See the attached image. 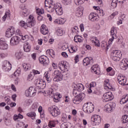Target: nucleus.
<instances>
[{"label":"nucleus","instance_id":"1","mask_svg":"<svg viewBox=\"0 0 128 128\" xmlns=\"http://www.w3.org/2000/svg\"><path fill=\"white\" fill-rule=\"evenodd\" d=\"M36 24V18L30 14L28 16V18L26 20V22L24 21H20L19 24V26L22 28H24L25 30H26L28 28H34V26Z\"/></svg>","mask_w":128,"mask_h":128},{"label":"nucleus","instance_id":"2","mask_svg":"<svg viewBox=\"0 0 128 128\" xmlns=\"http://www.w3.org/2000/svg\"><path fill=\"white\" fill-rule=\"evenodd\" d=\"M82 110L84 112L90 114L94 112V104L91 102H88L83 106Z\"/></svg>","mask_w":128,"mask_h":128},{"label":"nucleus","instance_id":"3","mask_svg":"<svg viewBox=\"0 0 128 128\" xmlns=\"http://www.w3.org/2000/svg\"><path fill=\"white\" fill-rule=\"evenodd\" d=\"M78 91L76 88L74 87V88L73 90L72 94L74 96H75V98L74 100H73V102L74 104H78L82 100V95H78Z\"/></svg>","mask_w":128,"mask_h":128},{"label":"nucleus","instance_id":"4","mask_svg":"<svg viewBox=\"0 0 128 128\" xmlns=\"http://www.w3.org/2000/svg\"><path fill=\"white\" fill-rule=\"evenodd\" d=\"M52 75L54 77L53 80L54 82H58L62 80L64 76L62 74V72H60V70H54Z\"/></svg>","mask_w":128,"mask_h":128},{"label":"nucleus","instance_id":"5","mask_svg":"<svg viewBox=\"0 0 128 128\" xmlns=\"http://www.w3.org/2000/svg\"><path fill=\"white\" fill-rule=\"evenodd\" d=\"M48 110L52 116H58L60 114V110L58 109V106H52L49 107Z\"/></svg>","mask_w":128,"mask_h":128},{"label":"nucleus","instance_id":"6","mask_svg":"<svg viewBox=\"0 0 128 128\" xmlns=\"http://www.w3.org/2000/svg\"><path fill=\"white\" fill-rule=\"evenodd\" d=\"M121 56L120 51L118 50H114L111 53V58L114 62H118L120 60Z\"/></svg>","mask_w":128,"mask_h":128},{"label":"nucleus","instance_id":"7","mask_svg":"<svg viewBox=\"0 0 128 128\" xmlns=\"http://www.w3.org/2000/svg\"><path fill=\"white\" fill-rule=\"evenodd\" d=\"M102 98L104 102L112 100H114V94H112V92H106L103 94Z\"/></svg>","mask_w":128,"mask_h":128},{"label":"nucleus","instance_id":"8","mask_svg":"<svg viewBox=\"0 0 128 128\" xmlns=\"http://www.w3.org/2000/svg\"><path fill=\"white\" fill-rule=\"evenodd\" d=\"M36 94V90L34 87H30L28 90L25 91V96L32 98Z\"/></svg>","mask_w":128,"mask_h":128},{"label":"nucleus","instance_id":"9","mask_svg":"<svg viewBox=\"0 0 128 128\" xmlns=\"http://www.w3.org/2000/svg\"><path fill=\"white\" fill-rule=\"evenodd\" d=\"M36 86L40 90H44V88H46V81L38 79L36 83Z\"/></svg>","mask_w":128,"mask_h":128},{"label":"nucleus","instance_id":"10","mask_svg":"<svg viewBox=\"0 0 128 128\" xmlns=\"http://www.w3.org/2000/svg\"><path fill=\"white\" fill-rule=\"evenodd\" d=\"M2 68L4 72H10L12 70V64L8 60H4L2 63Z\"/></svg>","mask_w":128,"mask_h":128},{"label":"nucleus","instance_id":"11","mask_svg":"<svg viewBox=\"0 0 128 128\" xmlns=\"http://www.w3.org/2000/svg\"><path fill=\"white\" fill-rule=\"evenodd\" d=\"M54 10H56V14L58 16H62V14H64V11L62 10V8L60 5H58V4H54Z\"/></svg>","mask_w":128,"mask_h":128},{"label":"nucleus","instance_id":"12","mask_svg":"<svg viewBox=\"0 0 128 128\" xmlns=\"http://www.w3.org/2000/svg\"><path fill=\"white\" fill-rule=\"evenodd\" d=\"M104 108L107 112H113L116 108V103L114 102H110L109 104H106Z\"/></svg>","mask_w":128,"mask_h":128},{"label":"nucleus","instance_id":"13","mask_svg":"<svg viewBox=\"0 0 128 128\" xmlns=\"http://www.w3.org/2000/svg\"><path fill=\"white\" fill-rule=\"evenodd\" d=\"M91 121L94 122L95 126H98L102 122V118L98 115H94L92 116Z\"/></svg>","mask_w":128,"mask_h":128},{"label":"nucleus","instance_id":"14","mask_svg":"<svg viewBox=\"0 0 128 128\" xmlns=\"http://www.w3.org/2000/svg\"><path fill=\"white\" fill-rule=\"evenodd\" d=\"M117 80L120 84L122 86H128V84H126V76H122V74H118Z\"/></svg>","mask_w":128,"mask_h":128},{"label":"nucleus","instance_id":"15","mask_svg":"<svg viewBox=\"0 0 128 128\" xmlns=\"http://www.w3.org/2000/svg\"><path fill=\"white\" fill-rule=\"evenodd\" d=\"M39 62L40 64H43V66H46L50 64V60L48 56H40L39 58Z\"/></svg>","mask_w":128,"mask_h":128},{"label":"nucleus","instance_id":"16","mask_svg":"<svg viewBox=\"0 0 128 128\" xmlns=\"http://www.w3.org/2000/svg\"><path fill=\"white\" fill-rule=\"evenodd\" d=\"M20 40V38L18 36L12 37L10 40V46H16V44H18Z\"/></svg>","mask_w":128,"mask_h":128},{"label":"nucleus","instance_id":"17","mask_svg":"<svg viewBox=\"0 0 128 128\" xmlns=\"http://www.w3.org/2000/svg\"><path fill=\"white\" fill-rule=\"evenodd\" d=\"M16 33V28L14 27H11L7 30L6 33V38H12Z\"/></svg>","mask_w":128,"mask_h":128},{"label":"nucleus","instance_id":"18","mask_svg":"<svg viewBox=\"0 0 128 128\" xmlns=\"http://www.w3.org/2000/svg\"><path fill=\"white\" fill-rule=\"evenodd\" d=\"M94 64V60L92 57H87L84 59L83 64L85 66H88L90 64Z\"/></svg>","mask_w":128,"mask_h":128},{"label":"nucleus","instance_id":"19","mask_svg":"<svg viewBox=\"0 0 128 128\" xmlns=\"http://www.w3.org/2000/svg\"><path fill=\"white\" fill-rule=\"evenodd\" d=\"M114 27H112L110 30V34L112 36V38H110L108 41L109 46H110V44H112L114 40L116 38V35L114 34Z\"/></svg>","mask_w":128,"mask_h":128},{"label":"nucleus","instance_id":"20","mask_svg":"<svg viewBox=\"0 0 128 128\" xmlns=\"http://www.w3.org/2000/svg\"><path fill=\"white\" fill-rule=\"evenodd\" d=\"M45 4V8L46 10H48V8H54V1L52 0H45L44 2Z\"/></svg>","mask_w":128,"mask_h":128},{"label":"nucleus","instance_id":"21","mask_svg":"<svg viewBox=\"0 0 128 128\" xmlns=\"http://www.w3.org/2000/svg\"><path fill=\"white\" fill-rule=\"evenodd\" d=\"M89 20H90L91 22L98 21L100 20V16L96 13H91L89 15Z\"/></svg>","mask_w":128,"mask_h":128},{"label":"nucleus","instance_id":"22","mask_svg":"<svg viewBox=\"0 0 128 128\" xmlns=\"http://www.w3.org/2000/svg\"><path fill=\"white\" fill-rule=\"evenodd\" d=\"M58 66L60 70L62 72H64L66 70H68V66H66V64L64 61H60L59 62Z\"/></svg>","mask_w":128,"mask_h":128},{"label":"nucleus","instance_id":"23","mask_svg":"<svg viewBox=\"0 0 128 128\" xmlns=\"http://www.w3.org/2000/svg\"><path fill=\"white\" fill-rule=\"evenodd\" d=\"M120 68L121 70H127L128 68V60L124 59L122 60L121 62V64H120Z\"/></svg>","mask_w":128,"mask_h":128},{"label":"nucleus","instance_id":"24","mask_svg":"<svg viewBox=\"0 0 128 128\" xmlns=\"http://www.w3.org/2000/svg\"><path fill=\"white\" fill-rule=\"evenodd\" d=\"M92 72H94V74H98L100 72V66H98V64L92 66Z\"/></svg>","mask_w":128,"mask_h":128},{"label":"nucleus","instance_id":"25","mask_svg":"<svg viewBox=\"0 0 128 128\" xmlns=\"http://www.w3.org/2000/svg\"><path fill=\"white\" fill-rule=\"evenodd\" d=\"M8 48V45L6 42L0 40V49L3 50H6Z\"/></svg>","mask_w":128,"mask_h":128},{"label":"nucleus","instance_id":"26","mask_svg":"<svg viewBox=\"0 0 128 128\" xmlns=\"http://www.w3.org/2000/svg\"><path fill=\"white\" fill-rule=\"evenodd\" d=\"M40 32L42 34L46 36V34H48V28L46 26L42 24L41 26Z\"/></svg>","mask_w":128,"mask_h":128},{"label":"nucleus","instance_id":"27","mask_svg":"<svg viewBox=\"0 0 128 128\" xmlns=\"http://www.w3.org/2000/svg\"><path fill=\"white\" fill-rule=\"evenodd\" d=\"M75 90H76L78 92H82L84 90V86L82 84H76L74 86Z\"/></svg>","mask_w":128,"mask_h":128},{"label":"nucleus","instance_id":"28","mask_svg":"<svg viewBox=\"0 0 128 128\" xmlns=\"http://www.w3.org/2000/svg\"><path fill=\"white\" fill-rule=\"evenodd\" d=\"M90 40L92 42L93 44H94L96 46H100V41L98 40V38L94 36H92L90 38Z\"/></svg>","mask_w":128,"mask_h":128},{"label":"nucleus","instance_id":"29","mask_svg":"<svg viewBox=\"0 0 128 128\" xmlns=\"http://www.w3.org/2000/svg\"><path fill=\"white\" fill-rule=\"evenodd\" d=\"M128 102V94L124 95L120 101V104H124Z\"/></svg>","mask_w":128,"mask_h":128},{"label":"nucleus","instance_id":"30","mask_svg":"<svg viewBox=\"0 0 128 128\" xmlns=\"http://www.w3.org/2000/svg\"><path fill=\"white\" fill-rule=\"evenodd\" d=\"M24 50L26 52H30V45L28 42H26L24 44Z\"/></svg>","mask_w":128,"mask_h":128},{"label":"nucleus","instance_id":"31","mask_svg":"<svg viewBox=\"0 0 128 128\" xmlns=\"http://www.w3.org/2000/svg\"><path fill=\"white\" fill-rule=\"evenodd\" d=\"M74 41L75 42H84V38L82 36L76 35L74 38Z\"/></svg>","mask_w":128,"mask_h":128},{"label":"nucleus","instance_id":"32","mask_svg":"<svg viewBox=\"0 0 128 128\" xmlns=\"http://www.w3.org/2000/svg\"><path fill=\"white\" fill-rule=\"evenodd\" d=\"M20 14L22 16V18L28 16V9L26 8L22 9L20 12Z\"/></svg>","mask_w":128,"mask_h":128},{"label":"nucleus","instance_id":"33","mask_svg":"<svg viewBox=\"0 0 128 128\" xmlns=\"http://www.w3.org/2000/svg\"><path fill=\"white\" fill-rule=\"evenodd\" d=\"M24 72H28V70H30V64L24 63L22 64Z\"/></svg>","mask_w":128,"mask_h":128},{"label":"nucleus","instance_id":"34","mask_svg":"<svg viewBox=\"0 0 128 128\" xmlns=\"http://www.w3.org/2000/svg\"><path fill=\"white\" fill-rule=\"evenodd\" d=\"M105 88H108V90H111V88H112V86L110 84V80H106L104 81V82Z\"/></svg>","mask_w":128,"mask_h":128},{"label":"nucleus","instance_id":"35","mask_svg":"<svg viewBox=\"0 0 128 128\" xmlns=\"http://www.w3.org/2000/svg\"><path fill=\"white\" fill-rule=\"evenodd\" d=\"M19 38H20V40H22L23 42H27L28 40V35L23 36H19Z\"/></svg>","mask_w":128,"mask_h":128},{"label":"nucleus","instance_id":"36","mask_svg":"<svg viewBox=\"0 0 128 128\" xmlns=\"http://www.w3.org/2000/svg\"><path fill=\"white\" fill-rule=\"evenodd\" d=\"M6 18H10V11L6 12L4 16L2 18L3 22H6Z\"/></svg>","mask_w":128,"mask_h":128},{"label":"nucleus","instance_id":"37","mask_svg":"<svg viewBox=\"0 0 128 128\" xmlns=\"http://www.w3.org/2000/svg\"><path fill=\"white\" fill-rule=\"evenodd\" d=\"M64 22H66V20L62 18H58L54 21V23L58 24H64Z\"/></svg>","mask_w":128,"mask_h":128},{"label":"nucleus","instance_id":"38","mask_svg":"<svg viewBox=\"0 0 128 128\" xmlns=\"http://www.w3.org/2000/svg\"><path fill=\"white\" fill-rule=\"evenodd\" d=\"M15 57L16 60H20V58H22V52H16L15 54Z\"/></svg>","mask_w":128,"mask_h":128},{"label":"nucleus","instance_id":"39","mask_svg":"<svg viewBox=\"0 0 128 128\" xmlns=\"http://www.w3.org/2000/svg\"><path fill=\"white\" fill-rule=\"evenodd\" d=\"M26 116L30 118H31L32 120H34V118H36V112H30L28 113Z\"/></svg>","mask_w":128,"mask_h":128},{"label":"nucleus","instance_id":"40","mask_svg":"<svg viewBox=\"0 0 128 128\" xmlns=\"http://www.w3.org/2000/svg\"><path fill=\"white\" fill-rule=\"evenodd\" d=\"M34 75L32 72H30V74L28 75L27 80H29V82H30L34 80Z\"/></svg>","mask_w":128,"mask_h":128},{"label":"nucleus","instance_id":"41","mask_svg":"<svg viewBox=\"0 0 128 128\" xmlns=\"http://www.w3.org/2000/svg\"><path fill=\"white\" fill-rule=\"evenodd\" d=\"M48 126L50 128H54V126H56V122L54 120L50 121L48 124Z\"/></svg>","mask_w":128,"mask_h":128},{"label":"nucleus","instance_id":"42","mask_svg":"<svg viewBox=\"0 0 128 128\" xmlns=\"http://www.w3.org/2000/svg\"><path fill=\"white\" fill-rule=\"evenodd\" d=\"M22 118H24V116L22 115L19 114L18 115H14V120H22Z\"/></svg>","mask_w":128,"mask_h":128},{"label":"nucleus","instance_id":"43","mask_svg":"<svg viewBox=\"0 0 128 128\" xmlns=\"http://www.w3.org/2000/svg\"><path fill=\"white\" fill-rule=\"evenodd\" d=\"M118 0H112V6L113 8H116L118 6Z\"/></svg>","mask_w":128,"mask_h":128},{"label":"nucleus","instance_id":"44","mask_svg":"<svg viewBox=\"0 0 128 128\" xmlns=\"http://www.w3.org/2000/svg\"><path fill=\"white\" fill-rule=\"evenodd\" d=\"M46 54H48L52 58H54L52 56H54V51L52 49L48 50L46 52Z\"/></svg>","mask_w":128,"mask_h":128},{"label":"nucleus","instance_id":"45","mask_svg":"<svg viewBox=\"0 0 128 128\" xmlns=\"http://www.w3.org/2000/svg\"><path fill=\"white\" fill-rule=\"evenodd\" d=\"M122 120L123 124H126V122H128V116L124 115L122 117Z\"/></svg>","mask_w":128,"mask_h":128},{"label":"nucleus","instance_id":"46","mask_svg":"<svg viewBox=\"0 0 128 128\" xmlns=\"http://www.w3.org/2000/svg\"><path fill=\"white\" fill-rule=\"evenodd\" d=\"M36 12L38 16H40V14H44V9H39L36 10Z\"/></svg>","mask_w":128,"mask_h":128},{"label":"nucleus","instance_id":"47","mask_svg":"<svg viewBox=\"0 0 128 128\" xmlns=\"http://www.w3.org/2000/svg\"><path fill=\"white\" fill-rule=\"evenodd\" d=\"M38 104L37 103H34L33 104L32 106V110H38Z\"/></svg>","mask_w":128,"mask_h":128},{"label":"nucleus","instance_id":"48","mask_svg":"<svg viewBox=\"0 0 128 128\" xmlns=\"http://www.w3.org/2000/svg\"><path fill=\"white\" fill-rule=\"evenodd\" d=\"M8 56V52H6L0 53V58H6Z\"/></svg>","mask_w":128,"mask_h":128},{"label":"nucleus","instance_id":"49","mask_svg":"<svg viewBox=\"0 0 128 128\" xmlns=\"http://www.w3.org/2000/svg\"><path fill=\"white\" fill-rule=\"evenodd\" d=\"M56 32L58 36H62L64 31H62V29H58L56 30Z\"/></svg>","mask_w":128,"mask_h":128},{"label":"nucleus","instance_id":"50","mask_svg":"<svg viewBox=\"0 0 128 128\" xmlns=\"http://www.w3.org/2000/svg\"><path fill=\"white\" fill-rule=\"evenodd\" d=\"M88 86H90V88H95L96 86V83L94 82H92L90 84H86Z\"/></svg>","mask_w":128,"mask_h":128},{"label":"nucleus","instance_id":"51","mask_svg":"<svg viewBox=\"0 0 128 128\" xmlns=\"http://www.w3.org/2000/svg\"><path fill=\"white\" fill-rule=\"evenodd\" d=\"M66 118H68V116H66V114H64L62 116V122H66Z\"/></svg>","mask_w":128,"mask_h":128},{"label":"nucleus","instance_id":"52","mask_svg":"<svg viewBox=\"0 0 128 128\" xmlns=\"http://www.w3.org/2000/svg\"><path fill=\"white\" fill-rule=\"evenodd\" d=\"M86 87L88 88L87 90L88 94H92V88L88 86V84H86Z\"/></svg>","mask_w":128,"mask_h":128},{"label":"nucleus","instance_id":"53","mask_svg":"<svg viewBox=\"0 0 128 128\" xmlns=\"http://www.w3.org/2000/svg\"><path fill=\"white\" fill-rule=\"evenodd\" d=\"M20 74V68H18L16 72H14V75L15 76H18Z\"/></svg>","mask_w":128,"mask_h":128},{"label":"nucleus","instance_id":"54","mask_svg":"<svg viewBox=\"0 0 128 128\" xmlns=\"http://www.w3.org/2000/svg\"><path fill=\"white\" fill-rule=\"evenodd\" d=\"M32 72L34 76H36V74H40V72L36 70H32Z\"/></svg>","mask_w":128,"mask_h":128},{"label":"nucleus","instance_id":"55","mask_svg":"<svg viewBox=\"0 0 128 128\" xmlns=\"http://www.w3.org/2000/svg\"><path fill=\"white\" fill-rule=\"evenodd\" d=\"M68 46L67 44H65L62 46L61 50H68Z\"/></svg>","mask_w":128,"mask_h":128},{"label":"nucleus","instance_id":"56","mask_svg":"<svg viewBox=\"0 0 128 128\" xmlns=\"http://www.w3.org/2000/svg\"><path fill=\"white\" fill-rule=\"evenodd\" d=\"M24 104L26 106H30V100H26L24 102Z\"/></svg>","mask_w":128,"mask_h":128},{"label":"nucleus","instance_id":"57","mask_svg":"<svg viewBox=\"0 0 128 128\" xmlns=\"http://www.w3.org/2000/svg\"><path fill=\"white\" fill-rule=\"evenodd\" d=\"M108 43L106 42H102V44L101 45V46L104 49L106 48V47L107 46Z\"/></svg>","mask_w":128,"mask_h":128},{"label":"nucleus","instance_id":"58","mask_svg":"<svg viewBox=\"0 0 128 128\" xmlns=\"http://www.w3.org/2000/svg\"><path fill=\"white\" fill-rule=\"evenodd\" d=\"M98 14H100V16H104V10H98Z\"/></svg>","mask_w":128,"mask_h":128},{"label":"nucleus","instance_id":"59","mask_svg":"<svg viewBox=\"0 0 128 128\" xmlns=\"http://www.w3.org/2000/svg\"><path fill=\"white\" fill-rule=\"evenodd\" d=\"M48 93H49V94L51 96H54V90H52V88L49 89Z\"/></svg>","mask_w":128,"mask_h":128},{"label":"nucleus","instance_id":"60","mask_svg":"<svg viewBox=\"0 0 128 128\" xmlns=\"http://www.w3.org/2000/svg\"><path fill=\"white\" fill-rule=\"evenodd\" d=\"M4 100L6 102H8H8H10V96H6L4 98Z\"/></svg>","mask_w":128,"mask_h":128},{"label":"nucleus","instance_id":"61","mask_svg":"<svg viewBox=\"0 0 128 128\" xmlns=\"http://www.w3.org/2000/svg\"><path fill=\"white\" fill-rule=\"evenodd\" d=\"M62 56H64V58H68V54H66V52H62Z\"/></svg>","mask_w":128,"mask_h":128},{"label":"nucleus","instance_id":"62","mask_svg":"<svg viewBox=\"0 0 128 128\" xmlns=\"http://www.w3.org/2000/svg\"><path fill=\"white\" fill-rule=\"evenodd\" d=\"M109 74L111 76H112L114 74H116V71L114 70H112L110 72H109Z\"/></svg>","mask_w":128,"mask_h":128},{"label":"nucleus","instance_id":"63","mask_svg":"<svg viewBox=\"0 0 128 128\" xmlns=\"http://www.w3.org/2000/svg\"><path fill=\"white\" fill-rule=\"evenodd\" d=\"M61 128H68V125L66 123L62 124L60 126Z\"/></svg>","mask_w":128,"mask_h":128},{"label":"nucleus","instance_id":"64","mask_svg":"<svg viewBox=\"0 0 128 128\" xmlns=\"http://www.w3.org/2000/svg\"><path fill=\"white\" fill-rule=\"evenodd\" d=\"M124 110L125 112H128V104H126L124 106Z\"/></svg>","mask_w":128,"mask_h":128}]
</instances>
